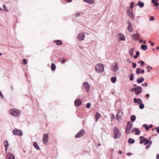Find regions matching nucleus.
Listing matches in <instances>:
<instances>
[{
  "label": "nucleus",
  "mask_w": 159,
  "mask_h": 159,
  "mask_svg": "<svg viewBox=\"0 0 159 159\" xmlns=\"http://www.w3.org/2000/svg\"><path fill=\"white\" fill-rule=\"evenodd\" d=\"M145 96L147 98H148L150 97V94L148 93H147L145 95Z\"/></svg>",
  "instance_id": "53"
},
{
  "label": "nucleus",
  "mask_w": 159,
  "mask_h": 159,
  "mask_svg": "<svg viewBox=\"0 0 159 159\" xmlns=\"http://www.w3.org/2000/svg\"><path fill=\"white\" fill-rule=\"evenodd\" d=\"M140 139V141L139 142V143L140 144H141L143 143H144V139L141 138V139Z\"/></svg>",
  "instance_id": "46"
},
{
  "label": "nucleus",
  "mask_w": 159,
  "mask_h": 159,
  "mask_svg": "<svg viewBox=\"0 0 159 159\" xmlns=\"http://www.w3.org/2000/svg\"><path fill=\"white\" fill-rule=\"evenodd\" d=\"M12 134L14 135L19 136H21L23 135V132L21 130L16 128H15L12 130Z\"/></svg>",
  "instance_id": "5"
},
{
  "label": "nucleus",
  "mask_w": 159,
  "mask_h": 159,
  "mask_svg": "<svg viewBox=\"0 0 159 159\" xmlns=\"http://www.w3.org/2000/svg\"><path fill=\"white\" fill-rule=\"evenodd\" d=\"M127 22L128 24L127 27V30L129 32H132L133 30L132 24L130 21L129 20Z\"/></svg>",
  "instance_id": "13"
},
{
  "label": "nucleus",
  "mask_w": 159,
  "mask_h": 159,
  "mask_svg": "<svg viewBox=\"0 0 159 159\" xmlns=\"http://www.w3.org/2000/svg\"><path fill=\"white\" fill-rule=\"evenodd\" d=\"M136 116L134 115L131 116L130 117V120L132 122H134L136 120Z\"/></svg>",
  "instance_id": "35"
},
{
  "label": "nucleus",
  "mask_w": 159,
  "mask_h": 159,
  "mask_svg": "<svg viewBox=\"0 0 159 159\" xmlns=\"http://www.w3.org/2000/svg\"><path fill=\"white\" fill-rule=\"evenodd\" d=\"M136 89H137V88H136V87H134V88H132L130 89V90H129V91L130 92H133V91H134V93H135V91L136 90Z\"/></svg>",
  "instance_id": "45"
},
{
  "label": "nucleus",
  "mask_w": 159,
  "mask_h": 159,
  "mask_svg": "<svg viewBox=\"0 0 159 159\" xmlns=\"http://www.w3.org/2000/svg\"><path fill=\"white\" fill-rule=\"evenodd\" d=\"M116 77H113L111 78V82L113 83H115L116 82Z\"/></svg>",
  "instance_id": "36"
},
{
  "label": "nucleus",
  "mask_w": 159,
  "mask_h": 159,
  "mask_svg": "<svg viewBox=\"0 0 159 159\" xmlns=\"http://www.w3.org/2000/svg\"><path fill=\"white\" fill-rule=\"evenodd\" d=\"M10 115L13 116L17 117L20 114V111L16 108H11L9 110Z\"/></svg>",
  "instance_id": "1"
},
{
  "label": "nucleus",
  "mask_w": 159,
  "mask_h": 159,
  "mask_svg": "<svg viewBox=\"0 0 159 159\" xmlns=\"http://www.w3.org/2000/svg\"><path fill=\"white\" fill-rule=\"evenodd\" d=\"M83 1L84 2H87L88 3L90 4H93L94 3L93 0H83Z\"/></svg>",
  "instance_id": "27"
},
{
  "label": "nucleus",
  "mask_w": 159,
  "mask_h": 159,
  "mask_svg": "<svg viewBox=\"0 0 159 159\" xmlns=\"http://www.w3.org/2000/svg\"><path fill=\"white\" fill-rule=\"evenodd\" d=\"M101 116V114L99 113L98 112H96L95 116V121L96 122H97L98 118L100 117Z\"/></svg>",
  "instance_id": "26"
},
{
  "label": "nucleus",
  "mask_w": 159,
  "mask_h": 159,
  "mask_svg": "<svg viewBox=\"0 0 159 159\" xmlns=\"http://www.w3.org/2000/svg\"><path fill=\"white\" fill-rule=\"evenodd\" d=\"M33 145L34 147L37 150H39L40 148L39 147L37 143L34 142L33 143Z\"/></svg>",
  "instance_id": "28"
},
{
  "label": "nucleus",
  "mask_w": 159,
  "mask_h": 159,
  "mask_svg": "<svg viewBox=\"0 0 159 159\" xmlns=\"http://www.w3.org/2000/svg\"><path fill=\"white\" fill-rule=\"evenodd\" d=\"M143 127L145 128L147 131H148L149 130V127L148 126V125L146 124H144L143 125Z\"/></svg>",
  "instance_id": "38"
},
{
  "label": "nucleus",
  "mask_w": 159,
  "mask_h": 159,
  "mask_svg": "<svg viewBox=\"0 0 159 159\" xmlns=\"http://www.w3.org/2000/svg\"><path fill=\"white\" fill-rule=\"evenodd\" d=\"M48 140V134H44L43 139V141L45 145H46Z\"/></svg>",
  "instance_id": "8"
},
{
  "label": "nucleus",
  "mask_w": 159,
  "mask_h": 159,
  "mask_svg": "<svg viewBox=\"0 0 159 159\" xmlns=\"http://www.w3.org/2000/svg\"><path fill=\"white\" fill-rule=\"evenodd\" d=\"M140 52L139 51H137L136 52V55H134L133 57L134 59H137L139 56Z\"/></svg>",
  "instance_id": "34"
},
{
  "label": "nucleus",
  "mask_w": 159,
  "mask_h": 159,
  "mask_svg": "<svg viewBox=\"0 0 159 159\" xmlns=\"http://www.w3.org/2000/svg\"><path fill=\"white\" fill-rule=\"evenodd\" d=\"M132 67L133 68H135L137 66V64L135 62H132Z\"/></svg>",
  "instance_id": "47"
},
{
  "label": "nucleus",
  "mask_w": 159,
  "mask_h": 159,
  "mask_svg": "<svg viewBox=\"0 0 159 159\" xmlns=\"http://www.w3.org/2000/svg\"><path fill=\"white\" fill-rule=\"evenodd\" d=\"M4 147H8L9 144L7 140H5L4 142Z\"/></svg>",
  "instance_id": "37"
},
{
  "label": "nucleus",
  "mask_w": 159,
  "mask_h": 159,
  "mask_svg": "<svg viewBox=\"0 0 159 159\" xmlns=\"http://www.w3.org/2000/svg\"><path fill=\"white\" fill-rule=\"evenodd\" d=\"M127 13L128 16L132 19H134L135 16L133 14V10H130L129 9L127 10Z\"/></svg>",
  "instance_id": "12"
},
{
  "label": "nucleus",
  "mask_w": 159,
  "mask_h": 159,
  "mask_svg": "<svg viewBox=\"0 0 159 159\" xmlns=\"http://www.w3.org/2000/svg\"><path fill=\"white\" fill-rule=\"evenodd\" d=\"M156 158L157 159H159V154H158L157 155Z\"/></svg>",
  "instance_id": "63"
},
{
  "label": "nucleus",
  "mask_w": 159,
  "mask_h": 159,
  "mask_svg": "<svg viewBox=\"0 0 159 159\" xmlns=\"http://www.w3.org/2000/svg\"><path fill=\"white\" fill-rule=\"evenodd\" d=\"M148 83L147 82H145L144 83V85L145 87H147L148 86Z\"/></svg>",
  "instance_id": "64"
},
{
  "label": "nucleus",
  "mask_w": 159,
  "mask_h": 159,
  "mask_svg": "<svg viewBox=\"0 0 159 159\" xmlns=\"http://www.w3.org/2000/svg\"><path fill=\"white\" fill-rule=\"evenodd\" d=\"M53 42L55 43L57 45H61L62 43V42L59 40H55L53 41Z\"/></svg>",
  "instance_id": "25"
},
{
  "label": "nucleus",
  "mask_w": 159,
  "mask_h": 159,
  "mask_svg": "<svg viewBox=\"0 0 159 159\" xmlns=\"http://www.w3.org/2000/svg\"><path fill=\"white\" fill-rule=\"evenodd\" d=\"M85 133V130L84 129H81L75 136V138H80L83 136Z\"/></svg>",
  "instance_id": "6"
},
{
  "label": "nucleus",
  "mask_w": 159,
  "mask_h": 159,
  "mask_svg": "<svg viewBox=\"0 0 159 159\" xmlns=\"http://www.w3.org/2000/svg\"><path fill=\"white\" fill-rule=\"evenodd\" d=\"M136 88L137 89L135 91V94L136 95H139L142 93L143 90L142 88L140 86H138Z\"/></svg>",
  "instance_id": "9"
},
{
  "label": "nucleus",
  "mask_w": 159,
  "mask_h": 159,
  "mask_svg": "<svg viewBox=\"0 0 159 159\" xmlns=\"http://www.w3.org/2000/svg\"><path fill=\"white\" fill-rule=\"evenodd\" d=\"M147 69H152V67L150 66H148L147 67Z\"/></svg>",
  "instance_id": "59"
},
{
  "label": "nucleus",
  "mask_w": 159,
  "mask_h": 159,
  "mask_svg": "<svg viewBox=\"0 0 159 159\" xmlns=\"http://www.w3.org/2000/svg\"><path fill=\"white\" fill-rule=\"evenodd\" d=\"M132 131L133 132H135V134L136 135H139L140 134L141 131L139 129L137 128H133L132 129Z\"/></svg>",
  "instance_id": "15"
},
{
  "label": "nucleus",
  "mask_w": 159,
  "mask_h": 159,
  "mask_svg": "<svg viewBox=\"0 0 159 159\" xmlns=\"http://www.w3.org/2000/svg\"><path fill=\"white\" fill-rule=\"evenodd\" d=\"M123 115V111L121 110H118L117 114V116L116 118V120H118V117H120Z\"/></svg>",
  "instance_id": "21"
},
{
  "label": "nucleus",
  "mask_w": 159,
  "mask_h": 159,
  "mask_svg": "<svg viewBox=\"0 0 159 159\" xmlns=\"http://www.w3.org/2000/svg\"><path fill=\"white\" fill-rule=\"evenodd\" d=\"M134 103H137L138 105H139L140 104L142 103V101L140 98H138L137 99L136 98H134Z\"/></svg>",
  "instance_id": "17"
},
{
  "label": "nucleus",
  "mask_w": 159,
  "mask_h": 159,
  "mask_svg": "<svg viewBox=\"0 0 159 159\" xmlns=\"http://www.w3.org/2000/svg\"><path fill=\"white\" fill-rule=\"evenodd\" d=\"M145 72V71L143 69H142L141 70H141H140V73L141 74H143V73H144Z\"/></svg>",
  "instance_id": "54"
},
{
  "label": "nucleus",
  "mask_w": 159,
  "mask_h": 159,
  "mask_svg": "<svg viewBox=\"0 0 159 159\" xmlns=\"http://www.w3.org/2000/svg\"><path fill=\"white\" fill-rule=\"evenodd\" d=\"M114 119H115V116H114V115L113 114L112 116L111 117V120H114Z\"/></svg>",
  "instance_id": "60"
},
{
  "label": "nucleus",
  "mask_w": 159,
  "mask_h": 159,
  "mask_svg": "<svg viewBox=\"0 0 159 159\" xmlns=\"http://www.w3.org/2000/svg\"><path fill=\"white\" fill-rule=\"evenodd\" d=\"M134 75L133 73H131L129 77V80L130 81H133L134 79Z\"/></svg>",
  "instance_id": "39"
},
{
  "label": "nucleus",
  "mask_w": 159,
  "mask_h": 159,
  "mask_svg": "<svg viewBox=\"0 0 159 159\" xmlns=\"http://www.w3.org/2000/svg\"><path fill=\"white\" fill-rule=\"evenodd\" d=\"M134 48H132L129 51V54L131 57H133V52L134 51Z\"/></svg>",
  "instance_id": "30"
},
{
  "label": "nucleus",
  "mask_w": 159,
  "mask_h": 159,
  "mask_svg": "<svg viewBox=\"0 0 159 159\" xmlns=\"http://www.w3.org/2000/svg\"><path fill=\"white\" fill-rule=\"evenodd\" d=\"M104 66L102 64L98 63L95 66V70L98 73L102 72L104 70Z\"/></svg>",
  "instance_id": "2"
},
{
  "label": "nucleus",
  "mask_w": 159,
  "mask_h": 159,
  "mask_svg": "<svg viewBox=\"0 0 159 159\" xmlns=\"http://www.w3.org/2000/svg\"><path fill=\"white\" fill-rule=\"evenodd\" d=\"M143 138L144 139V145H146L148 144L149 142V140L147 138H145L143 136H140L139 139Z\"/></svg>",
  "instance_id": "23"
},
{
  "label": "nucleus",
  "mask_w": 159,
  "mask_h": 159,
  "mask_svg": "<svg viewBox=\"0 0 159 159\" xmlns=\"http://www.w3.org/2000/svg\"><path fill=\"white\" fill-rule=\"evenodd\" d=\"M138 5L140 7L142 8L144 6V3L141 1H139L136 6Z\"/></svg>",
  "instance_id": "24"
},
{
  "label": "nucleus",
  "mask_w": 159,
  "mask_h": 159,
  "mask_svg": "<svg viewBox=\"0 0 159 159\" xmlns=\"http://www.w3.org/2000/svg\"><path fill=\"white\" fill-rule=\"evenodd\" d=\"M3 10L6 12H8V10L7 9L6 6L5 5H3Z\"/></svg>",
  "instance_id": "43"
},
{
  "label": "nucleus",
  "mask_w": 159,
  "mask_h": 159,
  "mask_svg": "<svg viewBox=\"0 0 159 159\" xmlns=\"http://www.w3.org/2000/svg\"><path fill=\"white\" fill-rule=\"evenodd\" d=\"M130 9H129L130 10H133V8L134 7V6H131L129 7Z\"/></svg>",
  "instance_id": "55"
},
{
  "label": "nucleus",
  "mask_w": 159,
  "mask_h": 159,
  "mask_svg": "<svg viewBox=\"0 0 159 159\" xmlns=\"http://www.w3.org/2000/svg\"><path fill=\"white\" fill-rule=\"evenodd\" d=\"M111 67L112 68V70L114 72L117 71L118 68L117 63L116 62L115 65L112 66H111Z\"/></svg>",
  "instance_id": "18"
},
{
  "label": "nucleus",
  "mask_w": 159,
  "mask_h": 159,
  "mask_svg": "<svg viewBox=\"0 0 159 159\" xmlns=\"http://www.w3.org/2000/svg\"><path fill=\"white\" fill-rule=\"evenodd\" d=\"M135 142V140L134 139L132 138H129L128 140V143L130 144H133Z\"/></svg>",
  "instance_id": "32"
},
{
  "label": "nucleus",
  "mask_w": 159,
  "mask_h": 159,
  "mask_svg": "<svg viewBox=\"0 0 159 159\" xmlns=\"http://www.w3.org/2000/svg\"><path fill=\"white\" fill-rule=\"evenodd\" d=\"M114 133V138L115 139L120 138L121 134L120 131L117 128L115 127L113 128Z\"/></svg>",
  "instance_id": "3"
},
{
  "label": "nucleus",
  "mask_w": 159,
  "mask_h": 159,
  "mask_svg": "<svg viewBox=\"0 0 159 159\" xmlns=\"http://www.w3.org/2000/svg\"><path fill=\"white\" fill-rule=\"evenodd\" d=\"M154 129L156 130L157 132L159 134V126L157 127H155Z\"/></svg>",
  "instance_id": "49"
},
{
  "label": "nucleus",
  "mask_w": 159,
  "mask_h": 159,
  "mask_svg": "<svg viewBox=\"0 0 159 159\" xmlns=\"http://www.w3.org/2000/svg\"><path fill=\"white\" fill-rule=\"evenodd\" d=\"M132 154V153L131 152H128L127 153V155L128 156H130Z\"/></svg>",
  "instance_id": "58"
},
{
  "label": "nucleus",
  "mask_w": 159,
  "mask_h": 159,
  "mask_svg": "<svg viewBox=\"0 0 159 159\" xmlns=\"http://www.w3.org/2000/svg\"><path fill=\"white\" fill-rule=\"evenodd\" d=\"M91 104L89 102H88L86 104V107L87 108H89L90 107Z\"/></svg>",
  "instance_id": "48"
},
{
  "label": "nucleus",
  "mask_w": 159,
  "mask_h": 159,
  "mask_svg": "<svg viewBox=\"0 0 159 159\" xmlns=\"http://www.w3.org/2000/svg\"><path fill=\"white\" fill-rule=\"evenodd\" d=\"M158 0H152V3L154 4V6L155 7H157L159 6V3L157 2Z\"/></svg>",
  "instance_id": "22"
},
{
  "label": "nucleus",
  "mask_w": 159,
  "mask_h": 159,
  "mask_svg": "<svg viewBox=\"0 0 159 159\" xmlns=\"http://www.w3.org/2000/svg\"><path fill=\"white\" fill-rule=\"evenodd\" d=\"M150 145H147L146 147V148H145L146 149H148L150 147Z\"/></svg>",
  "instance_id": "56"
},
{
  "label": "nucleus",
  "mask_w": 159,
  "mask_h": 159,
  "mask_svg": "<svg viewBox=\"0 0 159 159\" xmlns=\"http://www.w3.org/2000/svg\"><path fill=\"white\" fill-rule=\"evenodd\" d=\"M27 63V60L23 58V65H25Z\"/></svg>",
  "instance_id": "44"
},
{
  "label": "nucleus",
  "mask_w": 159,
  "mask_h": 159,
  "mask_svg": "<svg viewBox=\"0 0 159 159\" xmlns=\"http://www.w3.org/2000/svg\"><path fill=\"white\" fill-rule=\"evenodd\" d=\"M119 41H125V37L124 34L121 33L119 34Z\"/></svg>",
  "instance_id": "19"
},
{
  "label": "nucleus",
  "mask_w": 159,
  "mask_h": 159,
  "mask_svg": "<svg viewBox=\"0 0 159 159\" xmlns=\"http://www.w3.org/2000/svg\"><path fill=\"white\" fill-rule=\"evenodd\" d=\"M138 64H140L141 66H143L145 64L144 62L142 60H140L138 61Z\"/></svg>",
  "instance_id": "40"
},
{
  "label": "nucleus",
  "mask_w": 159,
  "mask_h": 159,
  "mask_svg": "<svg viewBox=\"0 0 159 159\" xmlns=\"http://www.w3.org/2000/svg\"><path fill=\"white\" fill-rule=\"evenodd\" d=\"M140 70H141V68H137L136 69V73L137 74L139 75L140 74Z\"/></svg>",
  "instance_id": "41"
},
{
  "label": "nucleus",
  "mask_w": 159,
  "mask_h": 159,
  "mask_svg": "<svg viewBox=\"0 0 159 159\" xmlns=\"http://www.w3.org/2000/svg\"><path fill=\"white\" fill-rule=\"evenodd\" d=\"M133 126V123L130 121L127 122L125 128V133L126 134H128L129 132Z\"/></svg>",
  "instance_id": "4"
},
{
  "label": "nucleus",
  "mask_w": 159,
  "mask_h": 159,
  "mask_svg": "<svg viewBox=\"0 0 159 159\" xmlns=\"http://www.w3.org/2000/svg\"><path fill=\"white\" fill-rule=\"evenodd\" d=\"M143 40L142 39H140L139 41V43H143Z\"/></svg>",
  "instance_id": "62"
},
{
  "label": "nucleus",
  "mask_w": 159,
  "mask_h": 159,
  "mask_svg": "<svg viewBox=\"0 0 159 159\" xmlns=\"http://www.w3.org/2000/svg\"><path fill=\"white\" fill-rule=\"evenodd\" d=\"M141 48L143 50H146L148 49V47L147 45L145 44H142L141 46Z\"/></svg>",
  "instance_id": "29"
},
{
  "label": "nucleus",
  "mask_w": 159,
  "mask_h": 159,
  "mask_svg": "<svg viewBox=\"0 0 159 159\" xmlns=\"http://www.w3.org/2000/svg\"><path fill=\"white\" fill-rule=\"evenodd\" d=\"M56 68V66L53 63H52L51 64V69L52 71H54L55 70Z\"/></svg>",
  "instance_id": "33"
},
{
  "label": "nucleus",
  "mask_w": 159,
  "mask_h": 159,
  "mask_svg": "<svg viewBox=\"0 0 159 159\" xmlns=\"http://www.w3.org/2000/svg\"><path fill=\"white\" fill-rule=\"evenodd\" d=\"M152 143V141H149V143H148V144H149V145H150V146H151V145Z\"/></svg>",
  "instance_id": "61"
},
{
  "label": "nucleus",
  "mask_w": 159,
  "mask_h": 159,
  "mask_svg": "<svg viewBox=\"0 0 159 159\" xmlns=\"http://www.w3.org/2000/svg\"><path fill=\"white\" fill-rule=\"evenodd\" d=\"M127 62H129V63H132L131 62V60L129 59H127Z\"/></svg>",
  "instance_id": "57"
},
{
  "label": "nucleus",
  "mask_w": 159,
  "mask_h": 159,
  "mask_svg": "<svg viewBox=\"0 0 159 159\" xmlns=\"http://www.w3.org/2000/svg\"><path fill=\"white\" fill-rule=\"evenodd\" d=\"M7 159H15V156L12 153H8L6 155Z\"/></svg>",
  "instance_id": "14"
},
{
  "label": "nucleus",
  "mask_w": 159,
  "mask_h": 159,
  "mask_svg": "<svg viewBox=\"0 0 159 159\" xmlns=\"http://www.w3.org/2000/svg\"><path fill=\"white\" fill-rule=\"evenodd\" d=\"M144 105L143 103H142L139 104V108L140 109H143L144 108Z\"/></svg>",
  "instance_id": "42"
},
{
  "label": "nucleus",
  "mask_w": 159,
  "mask_h": 159,
  "mask_svg": "<svg viewBox=\"0 0 159 159\" xmlns=\"http://www.w3.org/2000/svg\"><path fill=\"white\" fill-rule=\"evenodd\" d=\"M59 61L61 63L64 64L66 61V60L64 58L61 57L59 58Z\"/></svg>",
  "instance_id": "31"
},
{
  "label": "nucleus",
  "mask_w": 159,
  "mask_h": 159,
  "mask_svg": "<svg viewBox=\"0 0 159 159\" xmlns=\"http://www.w3.org/2000/svg\"><path fill=\"white\" fill-rule=\"evenodd\" d=\"M82 101L80 99H78L75 101L74 104L75 106H79L82 104Z\"/></svg>",
  "instance_id": "16"
},
{
  "label": "nucleus",
  "mask_w": 159,
  "mask_h": 159,
  "mask_svg": "<svg viewBox=\"0 0 159 159\" xmlns=\"http://www.w3.org/2000/svg\"><path fill=\"white\" fill-rule=\"evenodd\" d=\"M131 38L133 40L137 41L139 38V33L137 31L136 34H133L131 35Z\"/></svg>",
  "instance_id": "7"
},
{
  "label": "nucleus",
  "mask_w": 159,
  "mask_h": 159,
  "mask_svg": "<svg viewBox=\"0 0 159 159\" xmlns=\"http://www.w3.org/2000/svg\"><path fill=\"white\" fill-rule=\"evenodd\" d=\"M144 80V79L143 77H139L137 80V82L138 83L140 84Z\"/></svg>",
  "instance_id": "20"
},
{
  "label": "nucleus",
  "mask_w": 159,
  "mask_h": 159,
  "mask_svg": "<svg viewBox=\"0 0 159 159\" xmlns=\"http://www.w3.org/2000/svg\"><path fill=\"white\" fill-rule=\"evenodd\" d=\"M84 33H81L79 34L77 36V38L79 41L83 40L85 37Z\"/></svg>",
  "instance_id": "11"
},
{
  "label": "nucleus",
  "mask_w": 159,
  "mask_h": 159,
  "mask_svg": "<svg viewBox=\"0 0 159 159\" xmlns=\"http://www.w3.org/2000/svg\"><path fill=\"white\" fill-rule=\"evenodd\" d=\"M0 96H1V98L2 99L3 98V94H2L1 91L0 90Z\"/></svg>",
  "instance_id": "51"
},
{
  "label": "nucleus",
  "mask_w": 159,
  "mask_h": 159,
  "mask_svg": "<svg viewBox=\"0 0 159 159\" xmlns=\"http://www.w3.org/2000/svg\"><path fill=\"white\" fill-rule=\"evenodd\" d=\"M83 85L87 92L88 93L90 91V85L87 82H84L83 83Z\"/></svg>",
  "instance_id": "10"
},
{
  "label": "nucleus",
  "mask_w": 159,
  "mask_h": 159,
  "mask_svg": "<svg viewBox=\"0 0 159 159\" xmlns=\"http://www.w3.org/2000/svg\"><path fill=\"white\" fill-rule=\"evenodd\" d=\"M155 18L154 16H152L149 18V21H153L154 20Z\"/></svg>",
  "instance_id": "50"
},
{
  "label": "nucleus",
  "mask_w": 159,
  "mask_h": 159,
  "mask_svg": "<svg viewBox=\"0 0 159 159\" xmlns=\"http://www.w3.org/2000/svg\"><path fill=\"white\" fill-rule=\"evenodd\" d=\"M80 15V13L78 12V13H77L75 14V16L76 17H78Z\"/></svg>",
  "instance_id": "52"
}]
</instances>
